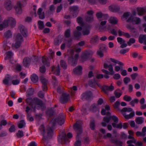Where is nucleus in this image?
Here are the masks:
<instances>
[{"mask_svg": "<svg viewBox=\"0 0 146 146\" xmlns=\"http://www.w3.org/2000/svg\"><path fill=\"white\" fill-rule=\"evenodd\" d=\"M92 54V51H87L85 52L82 55L81 60L84 62L88 60Z\"/></svg>", "mask_w": 146, "mask_h": 146, "instance_id": "obj_12", "label": "nucleus"}, {"mask_svg": "<svg viewBox=\"0 0 146 146\" xmlns=\"http://www.w3.org/2000/svg\"><path fill=\"white\" fill-rule=\"evenodd\" d=\"M11 77L9 75H7L3 80V83L5 85L10 86L11 85V83L9 82V81L11 79Z\"/></svg>", "mask_w": 146, "mask_h": 146, "instance_id": "obj_26", "label": "nucleus"}, {"mask_svg": "<svg viewBox=\"0 0 146 146\" xmlns=\"http://www.w3.org/2000/svg\"><path fill=\"white\" fill-rule=\"evenodd\" d=\"M18 76L17 75H15V76H12L11 77V80H12L11 84L15 85L19 84L20 82V80L18 79Z\"/></svg>", "mask_w": 146, "mask_h": 146, "instance_id": "obj_25", "label": "nucleus"}, {"mask_svg": "<svg viewBox=\"0 0 146 146\" xmlns=\"http://www.w3.org/2000/svg\"><path fill=\"white\" fill-rule=\"evenodd\" d=\"M27 94L28 96H31L34 94V89L33 88H31L28 89L27 91Z\"/></svg>", "mask_w": 146, "mask_h": 146, "instance_id": "obj_59", "label": "nucleus"}, {"mask_svg": "<svg viewBox=\"0 0 146 146\" xmlns=\"http://www.w3.org/2000/svg\"><path fill=\"white\" fill-rule=\"evenodd\" d=\"M8 27V25L6 21H4L2 24H0V31L3 30L4 28Z\"/></svg>", "mask_w": 146, "mask_h": 146, "instance_id": "obj_47", "label": "nucleus"}, {"mask_svg": "<svg viewBox=\"0 0 146 146\" xmlns=\"http://www.w3.org/2000/svg\"><path fill=\"white\" fill-rule=\"evenodd\" d=\"M109 23L113 25H116L118 22L117 18L114 17H111L108 20Z\"/></svg>", "mask_w": 146, "mask_h": 146, "instance_id": "obj_36", "label": "nucleus"}, {"mask_svg": "<svg viewBox=\"0 0 146 146\" xmlns=\"http://www.w3.org/2000/svg\"><path fill=\"white\" fill-rule=\"evenodd\" d=\"M121 111L122 112H128L132 111V109L130 108H127L126 107L123 108L121 110Z\"/></svg>", "mask_w": 146, "mask_h": 146, "instance_id": "obj_57", "label": "nucleus"}, {"mask_svg": "<svg viewBox=\"0 0 146 146\" xmlns=\"http://www.w3.org/2000/svg\"><path fill=\"white\" fill-rule=\"evenodd\" d=\"M24 133L23 131L19 130L16 133V135L18 138H21L24 136Z\"/></svg>", "mask_w": 146, "mask_h": 146, "instance_id": "obj_54", "label": "nucleus"}, {"mask_svg": "<svg viewBox=\"0 0 146 146\" xmlns=\"http://www.w3.org/2000/svg\"><path fill=\"white\" fill-rule=\"evenodd\" d=\"M82 67L80 66H79L74 69L73 72L75 74L80 75L82 74Z\"/></svg>", "mask_w": 146, "mask_h": 146, "instance_id": "obj_32", "label": "nucleus"}, {"mask_svg": "<svg viewBox=\"0 0 146 146\" xmlns=\"http://www.w3.org/2000/svg\"><path fill=\"white\" fill-rule=\"evenodd\" d=\"M6 21L8 25V27L9 25L12 27H15L16 24V21L15 19L12 17H9L7 19L4 20Z\"/></svg>", "mask_w": 146, "mask_h": 146, "instance_id": "obj_11", "label": "nucleus"}, {"mask_svg": "<svg viewBox=\"0 0 146 146\" xmlns=\"http://www.w3.org/2000/svg\"><path fill=\"white\" fill-rule=\"evenodd\" d=\"M31 79L33 82L36 83L38 81V77L36 74H33L31 76Z\"/></svg>", "mask_w": 146, "mask_h": 146, "instance_id": "obj_43", "label": "nucleus"}, {"mask_svg": "<svg viewBox=\"0 0 146 146\" xmlns=\"http://www.w3.org/2000/svg\"><path fill=\"white\" fill-rule=\"evenodd\" d=\"M109 117L106 116L104 117L103 118V122L101 124L102 125L103 127H106V123H108L110 121L111 119L110 116Z\"/></svg>", "mask_w": 146, "mask_h": 146, "instance_id": "obj_34", "label": "nucleus"}, {"mask_svg": "<svg viewBox=\"0 0 146 146\" xmlns=\"http://www.w3.org/2000/svg\"><path fill=\"white\" fill-rule=\"evenodd\" d=\"M100 108L98 105L94 104H92L90 108V110L93 112L99 111Z\"/></svg>", "mask_w": 146, "mask_h": 146, "instance_id": "obj_30", "label": "nucleus"}, {"mask_svg": "<svg viewBox=\"0 0 146 146\" xmlns=\"http://www.w3.org/2000/svg\"><path fill=\"white\" fill-rule=\"evenodd\" d=\"M92 94L91 92L87 91L83 93L81 95V98L83 100H90L92 98Z\"/></svg>", "mask_w": 146, "mask_h": 146, "instance_id": "obj_8", "label": "nucleus"}, {"mask_svg": "<svg viewBox=\"0 0 146 146\" xmlns=\"http://www.w3.org/2000/svg\"><path fill=\"white\" fill-rule=\"evenodd\" d=\"M90 128L92 130H94L95 128V121L94 120L91 121L90 124Z\"/></svg>", "mask_w": 146, "mask_h": 146, "instance_id": "obj_63", "label": "nucleus"}, {"mask_svg": "<svg viewBox=\"0 0 146 146\" xmlns=\"http://www.w3.org/2000/svg\"><path fill=\"white\" fill-rule=\"evenodd\" d=\"M6 54L7 56L5 57V60H7L9 58H11V56L13 55V53L11 51H8L7 52Z\"/></svg>", "mask_w": 146, "mask_h": 146, "instance_id": "obj_53", "label": "nucleus"}, {"mask_svg": "<svg viewBox=\"0 0 146 146\" xmlns=\"http://www.w3.org/2000/svg\"><path fill=\"white\" fill-rule=\"evenodd\" d=\"M70 11L73 13V16L75 17L77 16L79 11V8L78 6H73L70 8Z\"/></svg>", "mask_w": 146, "mask_h": 146, "instance_id": "obj_14", "label": "nucleus"}, {"mask_svg": "<svg viewBox=\"0 0 146 146\" xmlns=\"http://www.w3.org/2000/svg\"><path fill=\"white\" fill-rule=\"evenodd\" d=\"M143 118L142 117H137L136 118L135 121L136 123L138 124H141L143 121Z\"/></svg>", "mask_w": 146, "mask_h": 146, "instance_id": "obj_51", "label": "nucleus"}, {"mask_svg": "<svg viewBox=\"0 0 146 146\" xmlns=\"http://www.w3.org/2000/svg\"><path fill=\"white\" fill-rule=\"evenodd\" d=\"M101 88L104 92L107 95L109 94V91H112L114 90V87L112 84L110 86L104 85L101 87Z\"/></svg>", "mask_w": 146, "mask_h": 146, "instance_id": "obj_9", "label": "nucleus"}, {"mask_svg": "<svg viewBox=\"0 0 146 146\" xmlns=\"http://www.w3.org/2000/svg\"><path fill=\"white\" fill-rule=\"evenodd\" d=\"M69 95L66 93H62V96L60 98V101L62 104L66 103L68 100Z\"/></svg>", "mask_w": 146, "mask_h": 146, "instance_id": "obj_15", "label": "nucleus"}, {"mask_svg": "<svg viewBox=\"0 0 146 146\" xmlns=\"http://www.w3.org/2000/svg\"><path fill=\"white\" fill-rule=\"evenodd\" d=\"M14 39L15 41L19 42L21 43H22L23 41V38L20 33H18L17 35H15Z\"/></svg>", "mask_w": 146, "mask_h": 146, "instance_id": "obj_27", "label": "nucleus"}, {"mask_svg": "<svg viewBox=\"0 0 146 146\" xmlns=\"http://www.w3.org/2000/svg\"><path fill=\"white\" fill-rule=\"evenodd\" d=\"M60 64L61 67L64 69H66L67 68V65L64 61L63 60H61L60 62Z\"/></svg>", "mask_w": 146, "mask_h": 146, "instance_id": "obj_58", "label": "nucleus"}, {"mask_svg": "<svg viewBox=\"0 0 146 146\" xmlns=\"http://www.w3.org/2000/svg\"><path fill=\"white\" fill-rule=\"evenodd\" d=\"M64 36L66 38H68L71 36V30L70 29H66L65 31Z\"/></svg>", "mask_w": 146, "mask_h": 146, "instance_id": "obj_45", "label": "nucleus"}, {"mask_svg": "<svg viewBox=\"0 0 146 146\" xmlns=\"http://www.w3.org/2000/svg\"><path fill=\"white\" fill-rule=\"evenodd\" d=\"M117 40L118 42L120 44H122L125 42V40L121 37H117Z\"/></svg>", "mask_w": 146, "mask_h": 146, "instance_id": "obj_64", "label": "nucleus"}, {"mask_svg": "<svg viewBox=\"0 0 146 146\" xmlns=\"http://www.w3.org/2000/svg\"><path fill=\"white\" fill-rule=\"evenodd\" d=\"M31 60L28 57L25 58L23 61V66L26 67H28L30 64Z\"/></svg>", "mask_w": 146, "mask_h": 146, "instance_id": "obj_33", "label": "nucleus"}, {"mask_svg": "<svg viewBox=\"0 0 146 146\" xmlns=\"http://www.w3.org/2000/svg\"><path fill=\"white\" fill-rule=\"evenodd\" d=\"M109 9L111 11L114 13H116L119 11L120 8L118 5H112L109 7Z\"/></svg>", "mask_w": 146, "mask_h": 146, "instance_id": "obj_29", "label": "nucleus"}, {"mask_svg": "<svg viewBox=\"0 0 146 146\" xmlns=\"http://www.w3.org/2000/svg\"><path fill=\"white\" fill-rule=\"evenodd\" d=\"M90 27L88 25H85L83 28L82 34L84 35H88L90 33Z\"/></svg>", "mask_w": 146, "mask_h": 146, "instance_id": "obj_23", "label": "nucleus"}, {"mask_svg": "<svg viewBox=\"0 0 146 146\" xmlns=\"http://www.w3.org/2000/svg\"><path fill=\"white\" fill-rule=\"evenodd\" d=\"M123 99L125 101L129 102L131 100L132 98L130 96H127V95H126L124 96L123 98Z\"/></svg>", "mask_w": 146, "mask_h": 146, "instance_id": "obj_60", "label": "nucleus"}, {"mask_svg": "<svg viewBox=\"0 0 146 146\" xmlns=\"http://www.w3.org/2000/svg\"><path fill=\"white\" fill-rule=\"evenodd\" d=\"M125 118L127 119H129L133 117L135 115V112L132 111L129 114L126 115L125 114H123Z\"/></svg>", "mask_w": 146, "mask_h": 146, "instance_id": "obj_41", "label": "nucleus"}, {"mask_svg": "<svg viewBox=\"0 0 146 146\" xmlns=\"http://www.w3.org/2000/svg\"><path fill=\"white\" fill-rule=\"evenodd\" d=\"M135 40L133 38H131L129 39V41L127 42V44L129 46H130L132 44L135 43Z\"/></svg>", "mask_w": 146, "mask_h": 146, "instance_id": "obj_62", "label": "nucleus"}, {"mask_svg": "<svg viewBox=\"0 0 146 146\" xmlns=\"http://www.w3.org/2000/svg\"><path fill=\"white\" fill-rule=\"evenodd\" d=\"M77 21L78 23L80 24L81 25H85L84 24L82 18L80 17H78L77 18Z\"/></svg>", "mask_w": 146, "mask_h": 146, "instance_id": "obj_55", "label": "nucleus"}, {"mask_svg": "<svg viewBox=\"0 0 146 146\" xmlns=\"http://www.w3.org/2000/svg\"><path fill=\"white\" fill-rule=\"evenodd\" d=\"M139 42L146 45V35H141L139 38Z\"/></svg>", "mask_w": 146, "mask_h": 146, "instance_id": "obj_35", "label": "nucleus"}, {"mask_svg": "<svg viewBox=\"0 0 146 146\" xmlns=\"http://www.w3.org/2000/svg\"><path fill=\"white\" fill-rule=\"evenodd\" d=\"M110 110V107L108 105H106L105 107V109H102V110L101 113L102 115H110V113L108 111Z\"/></svg>", "mask_w": 146, "mask_h": 146, "instance_id": "obj_24", "label": "nucleus"}, {"mask_svg": "<svg viewBox=\"0 0 146 146\" xmlns=\"http://www.w3.org/2000/svg\"><path fill=\"white\" fill-rule=\"evenodd\" d=\"M94 12L93 11H89L87 12V14L89 15L86 18L87 21L90 22L93 20V14Z\"/></svg>", "mask_w": 146, "mask_h": 146, "instance_id": "obj_20", "label": "nucleus"}, {"mask_svg": "<svg viewBox=\"0 0 146 146\" xmlns=\"http://www.w3.org/2000/svg\"><path fill=\"white\" fill-rule=\"evenodd\" d=\"M38 28L40 30L42 29L44 27L43 22L41 21H39L38 22Z\"/></svg>", "mask_w": 146, "mask_h": 146, "instance_id": "obj_56", "label": "nucleus"}, {"mask_svg": "<svg viewBox=\"0 0 146 146\" xmlns=\"http://www.w3.org/2000/svg\"><path fill=\"white\" fill-rule=\"evenodd\" d=\"M4 36L6 38L11 37L12 36L11 32L9 30L7 31L4 34Z\"/></svg>", "mask_w": 146, "mask_h": 146, "instance_id": "obj_49", "label": "nucleus"}, {"mask_svg": "<svg viewBox=\"0 0 146 146\" xmlns=\"http://www.w3.org/2000/svg\"><path fill=\"white\" fill-rule=\"evenodd\" d=\"M79 55L78 54H76L74 58L72 56L69 57L68 58V61L71 65L74 66L76 65L77 63Z\"/></svg>", "mask_w": 146, "mask_h": 146, "instance_id": "obj_10", "label": "nucleus"}, {"mask_svg": "<svg viewBox=\"0 0 146 146\" xmlns=\"http://www.w3.org/2000/svg\"><path fill=\"white\" fill-rule=\"evenodd\" d=\"M128 23H132L134 24L138 25L141 23L140 19L138 17H135L130 16L127 20Z\"/></svg>", "mask_w": 146, "mask_h": 146, "instance_id": "obj_7", "label": "nucleus"}, {"mask_svg": "<svg viewBox=\"0 0 146 146\" xmlns=\"http://www.w3.org/2000/svg\"><path fill=\"white\" fill-rule=\"evenodd\" d=\"M103 66L104 68L108 69L109 71V72L106 70L102 69V71L104 73L110 75H113L114 74V72L113 70V67L111 64L108 65L107 63H105Z\"/></svg>", "mask_w": 146, "mask_h": 146, "instance_id": "obj_4", "label": "nucleus"}, {"mask_svg": "<svg viewBox=\"0 0 146 146\" xmlns=\"http://www.w3.org/2000/svg\"><path fill=\"white\" fill-rule=\"evenodd\" d=\"M4 6L5 9L7 11H10L12 8V5L10 0H7L4 3Z\"/></svg>", "mask_w": 146, "mask_h": 146, "instance_id": "obj_28", "label": "nucleus"}, {"mask_svg": "<svg viewBox=\"0 0 146 146\" xmlns=\"http://www.w3.org/2000/svg\"><path fill=\"white\" fill-rule=\"evenodd\" d=\"M42 60L43 64L47 66H49L50 64L49 60L47 57L44 56L42 58Z\"/></svg>", "mask_w": 146, "mask_h": 146, "instance_id": "obj_38", "label": "nucleus"}, {"mask_svg": "<svg viewBox=\"0 0 146 146\" xmlns=\"http://www.w3.org/2000/svg\"><path fill=\"white\" fill-rule=\"evenodd\" d=\"M49 9L48 10V13L50 14L53 13L55 9L54 5H50L49 7Z\"/></svg>", "mask_w": 146, "mask_h": 146, "instance_id": "obj_46", "label": "nucleus"}, {"mask_svg": "<svg viewBox=\"0 0 146 146\" xmlns=\"http://www.w3.org/2000/svg\"><path fill=\"white\" fill-rule=\"evenodd\" d=\"M23 5L22 4V1L18 2L15 7L16 13L19 14H21L22 12V8Z\"/></svg>", "mask_w": 146, "mask_h": 146, "instance_id": "obj_13", "label": "nucleus"}, {"mask_svg": "<svg viewBox=\"0 0 146 146\" xmlns=\"http://www.w3.org/2000/svg\"><path fill=\"white\" fill-rule=\"evenodd\" d=\"M22 43L15 41V43L12 45V48L13 50H15L19 48L21 46Z\"/></svg>", "mask_w": 146, "mask_h": 146, "instance_id": "obj_42", "label": "nucleus"}, {"mask_svg": "<svg viewBox=\"0 0 146 146\" xmlns=\"http://www.w3.org/2000/svg\"><path fill=\"white\" fill-rule=\"evenodd\" d=\"M19 29L20 32L24 37H26L28 36V33L26 28L25 27L22 25H20L19 27Z\"/></svg>", "mask_w": 146, "mask_h": 146, "instance_id": "obj_19", "label": "nucleus"}, {"mask_svg": "<svg viewBox=\"0 0 146 146\" xmlns=\"http://www.w3.org/2000/svg\"><path fill=\"white\" fill-rule=\"evenodd\" d=\"M84 25H82V27L80 26H77L76 27V29L78 31H80L82 29L83 30V28ZM74 36L76 38L78 39L81 35V32L78 31H75L74 33Z\"/></svg>", "mask_w": 146, "mask_h": 146, "instance_id": "obj_17", "label": "nucleus"}, {"mask_svg": "<svg viewBox=\"0 0 146 146\" xmlns=\"http://www.w3.org/2000/svg\"><path fill=\"white\" fill-rule=\"evenodd\" d=\"M111 119H112L113 122L112 123V125L114 128H116L119 129H121L122 128V124L121 123H120L117 124L119 121L118 118L115 115L110 116Z\"/></svg>", "mask_w": 146, "mask_h": 146, "instance_id": "obj_5", "label": "nucleus"}, {"mask_svg": "<svg viewBox=\"0 0 146 146\" xmlns=\"http://www.w3.org/2000/svg\"><path fill=\"white\" fill-rule=\"evenodd\" d=\"M40 80L42 84V88L43 91H46L47 90V81L43 77H40Z\"/></svg>", "mask_w": 146, "mask_h": 146, "instance_id": "obj_21", "label": "nucleus"}, {"mask_svg": "<svg viewBox=\"0 0 146 146\" xmlns=\"http://www.w3.org/2000/svg\"><path fill=\"white\" fill-rule=\"evenodd\" d=\"M137 9L138 14L139 16L143 15L146 12V9L144 8L138 7Z\"/></svg>", "mask_w": 146, "mask_h": 146, "instance_id": "obj_37", "label": "nucleus"}, {"mask_svg": "<svg viewBox=\"0 0 146 146\" xmlns=\"http://www.w3.org/2000/svg\"><path fill=\"white\" fill-rule=\"evenodd\" d=\"M67 136V137L64 132H62L61 134L58 137V142L62 144L68 141V138H71L72 137V134L70 133H68Z\"/></svg>", "mask_w": 146, "mask_h": 146, "instance_id": "obj_3", "label": "nucleus"}, {"mask_svg": "<svg viewBox=\"0 0 146 146\" xmlns=\"http://www.w3.org/2000/svg\"><path fill=\"white\" fill-rule=\"evenodd\" d=\"M62 38L60 35L57 36L54 39V43L55 45H59L62 42Z\"/></svg>", "mask_w": 146, "mask_h": 146, "instance_id": "obj_31", "label": "nucleus"}, {"mask_svg": "<svg viewBox=\"0 0 146 146\" xmlns=\"http://www.w3.org/2000/svg\"><path fill=\"white\" fill-rule=\"evenodd\" d=\"M52 72L53 74L56 76L60 75V70L59 65H58L57 67L52 66Z\"/></svg>", "mask_w": 146, "mask_h": 146, "instance_id": "obj_18", "label": "nucleus"}, {"mask_svg": "<svg viewBox=\"0 0 146 146\" xmlns=\"http://www.w3.org/2000/svg\"><path fill=\"white\" fill-rule=\"evenodd\" d=\"M139 102V100L137 98L134 99L132 100L130 103L129 104L131 105L132 107L135 106V104H137Z\"/></svg>", "mask_w": 146, "mask_h": 146, "instance_id": "obj_52", "label": "nucleus"}, {"mask_svg": "<svg viewBox=\"0 0 146 146\" xmlns=\"http://www.w3.org/2000/svg\"><path fill=\"white\" fill-rule=\"evenodd\" d=\"M25 123L23 120H21L20 121L18 124V127L19 128L21 129L25 127Z\"/></svg>", "mask_w": 146, "mask_h": 146, "instance_id": "obj_50", "label": "nucleus"}, {"mask_svg": "<svg viewBox=\"0 0 146 146\" xmlns=\"http://www.w3.org/2000/svg\"><path fill=\"white\" fill-rule=\"evenodd\" d=\"M97 82H96L95 79L93 80H90L89 81L88 84L92 88H95Z\"/></svg>", "mask_w": 146, "mask_h": 146, "instance_id": "obj_44", "label": "nucleus"}, {"mask_svg": "<svg viewBox=\"0 0 146 146\" xmlns=\"http://www.w3.org/2000/svg\"><path fill=\"white\" fill-rule=\"evenodd\" d=\"M99 40L98 36L96 35L93 36L90 40V43L93 45H96L99 42Z\"/></svg>", "mask_w": 146, "mask_h": 146, "instance_id": "obj_16", "label": "nucleus"}, {"mask_svg": "<svg viewBox=\"0 0 146 146\" xmlns=\"http://www.w3.org/2000/svg\"><path fill=\"white\" fill-rule=\"evenodd\" d=\"M112 143L118 145H119V146H122L121 145L122 144L123 142L120 141H118L117 139H113L111 140Z\"/></svg>", "mask_w": 146, "mask_h": 146, "instance_id": "obj_48", "label": "nucleus"}, {"mask_svg": "<svg viewBox=\"0 0 146 146\" xmlns=\"http://www.w3.org/2000/svg\"><path fill=\"white\" fill-rule=\"evenodd\" d=\"M52 83L54 87L56 86L58 84V82L55 76H52Z\"/></svg>", "mask_w": 146, "mask_h": 146, "instance_id": "obj_61", "label": "nucleus"}, {"mask_svg": "<svg viewBox=\"0 0 146 146\" xmlns=\"http://www.w3.org/2000/svg\"><path fill=\"white\" fill-rule=\"evenodd\" d=\"M74 128L77 133L76 137V141L75 143L74 146H80L81 142L79 140L80 135L82 132V129L81 124L78 121H77L74 125Z\"/></svg>", "mask_w": 146, "mask_h": 146, "instance_id": "obj_2", "label": "nucleus"}, {"mask_svg": "<svg viewBox=\"0 0 146 146\" xmlns=\"http://www.w3.org/2000/svg\"><path fill=\"white\" fill-rule=\"evenodd\" d=\"M96 16L99 20H106L108 17V15L107 14H103L101 12L98 13L96 14Z\"/></svg>", "mask_w": 146, "mask_h": 146, "instance_id": "obj_22", "label": "nucleus"}, {"mask_svg": "<svg viewBox=\"0 0 146 146\" xmlns=\"http://www.w3.org/2000/svg\"><path fill=\"white\" fill-rule=\"evenodd\" d=\"M110 60L112 62L115 64H117L120 65V66H116L115 67V70L116 72H118L120 70H122L123 66H124V64L123 63L112 58H110Z\"/></svg>", "mask_w": 146, "mask_h": 146, "instance_id": "obj_6", "label": "nucleus"}, {"mask_svg": "<svg viewBox=\"0 0 146 146\" xmlns=\"http://www.w3.org/2000/svg\"><path fill=\"white\" fill-rule=\"evenodd\" d=\"M107 28L108 30L110 31V33L113 35L117 36V33L116 31L114 29H111V26L109 25L107 26Z\"/></svg>", "mask_w": 146, "mask_h": 146, "instance_id": "obj_40", "label": "nucleus"}, {"mask_svg": "<svg viewBox=\"0 0 146 146\" xmlns=\"http://www.w3.org/2000/svg\"><path fill=\"white\" fill-rule=\"evenodd\" d=\"M42 9L41 8H39L37 11L38 15L39 16V18L41 19H43L45 18L44 12L42 13Z\"/></svg>", "mask_w": 146, "mask_h": 146, "instance_id": "obj_39", "label": "nucleus"}, {"mask_svg": "<svg viewBox=\"0 0 146 146\" xmlns=\"http://www.w3.org/2000/svg\"><path fill=\"white\" fill-rule=\"evenodd\" d=\"M57 122L60 125L64 123V119L63 114H60L57 119L55 118L53 119L49 123L46 130L45 129L44 126L43 125H41L39 128L40 133L43 136L42 142L44 143L45 146L48 143V141L45 137L46 135L48 137H52L53 133V130Z\"/></svg>", "mask_w": 146, "mask_h": 146, "instance_id": "obj_1", "label": "nucleus"}]
</instances>
